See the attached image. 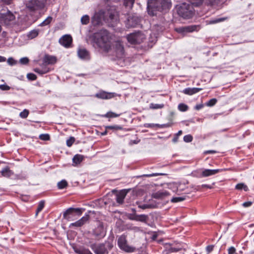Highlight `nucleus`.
Wrapping results in <instances>:
<instances>
[{
    "mask_svg": "<svg viewBox=\"0 0 254 254\" xmlns=\"http://www.w3.org/2000/svg\"><path fill=\"white\" fill-rule=\"evenodd\" d=\"M39 34V30L34 29L29 32L27 35V37L30 39H32L36 37Z\"/></svg>",
    "mask_w": 254,
    "mask_h": 254,
    "instance_id": "393cba45",
    "label": "nucleus"
},
{
    "mask_svg": "<svg viewBox=\"0 0 254 254\" xmlns=\"http://www.w3.org/2000/svg\"><path fill=\"white\" fill-rule=\"evenodd\" d=\"M72 39L70 35H64L59 39V43L65 48H68L72 44Z\"/></svg>",
    "mask_w": 254,
    "mask_h": 254,
    "instance_id": "f8f14e48",
    "label": "nucleus"
},
{
    "mask_svg": "<svg viewBox=\"0 0 254 254\" xmlns=\"http://www.w3.org/2000/svg\"><path fill=\"white\" fill-rule=\"evenodd\" d=\"M56 58L54 56H46L44 58L45 63L48 64H54L56 63Z\"/></svg>",
    "mask_w": 254,
    "mask_h": 254,
    "instance_id": "4be33fe9",
    "label": "nucleus"
},
{
    "mask_svg": "<svg viewBox=\"0 0 254 254\" xmlns=\"http://www.w3.org/2000/svg\"><path fill=\"white\" fill-rule=\"evenodd\" d=\"M192 6H198L203 3L207 5H214L218 4V0H189Z\"/></svg>",
    "mask_w": 254,
    "mask_h": 254,
    "instance_id": "1a4fd4ad",
    "label": "nucleus"
},
{
    "mask_svg": "<svg viewBox=\"0 0 254 254\" xmlns=\"http://www.w3.org/2000/svg\"><path fill=\"white\" fill-rule=\"evenodd\" d=\"M201 90L202 88H187L183 90V93L185 94L192 95L198 92Z\"/></svg>",
    "mask_w": 254,
    "mask_h": 254,
    "instance_id": "aec40b11",
    "label": "nucleus"
},
{
    "mask_svg": "<svg viewBox=\"0 0 254 254\" xmlns=\"http://www.w3.org/2000/svg\"><path fill=\"white\" fill-rule=\"evenodd\" d=\"M157 234H153V235H152V238H152V239L153 240H156V239L157 238Z\"/></svg>",
    "mask_w": 254,
    "mask_h": 254,
    "instance_id": "69168bd1",
    "label": "nucleus"
},
{
    "mask_svg": "<svg viewBox=\"0 0 254 254\" xmlns=\"http://www.w3.org/2000/svg\"><path fill=\"white\" fill-rule=\"evenodd\" d=\"M0 89L1 90H8L10 89V87L6 84L0 85Z\"/></svg>",
    "mask_w": 254,
    "mask_h": 254,
    "instance_id": "8fccbe9b",
    "label": "nucleus"
},
{
    "mask_svg": "<svg viewBox=\"0 0 254 254\" xmlns=\"http://www.w3.org/2000/svg\"><path fill=\"white\" fill-rule=\"evenodd\" d=\"M148 219V216L144 214L135 215L134 218L136 221L145 222Z\"/></svg>",
    "mask_w": 254,
    "mask_h": 254,
    "instance_id": "bb28decb",
    "label": "nucleus"
},
{
    "mask_svg": "<svg viewBox=\"0 0 254 254\" xmlns=\"http://www.w3.org/2000/svg\"><path fill=\"white\" fill-rule=\"evenodd\" d=\"M221 171H222V170H220V169H214V170L205 169L202 171V176L204 177H208L210 176L215 175V174L220 172Z\"/></svg>",
    "mask_w": 254,
    "mask_h": 254,
    "instance_id": "a211bd4d",
    "label": "nucleus"
},
{
    "mask_svg": "<svg viewBox=\"0 0 254 254\" xmlns=\"http://www.w3.org/2000/svg\"><path fill=\"white\" fill-rule=\"evenodd\" d=\"M236 252V249L234 247H231L228 249V254H234Z\"/></svg>",
    "mask_w": 254,
    "mask_h": 254,
    "instance_id": "3c124183",
    "label": "nucleus"
},
{
    "mask_svg": "<svg viewBox=\"0 0 254 254\" xmlns=\"http://www.w3.org/2000/svg\"><path fill=\"white\" fill-rule=\"evenodd\" d=\"M214 246L213 245H209L206 247V250L208 253H210L213 250Z\"/></svg>",
    "mask_w": 254,
    "mask_h": 254,
    "instance_id": "864d4df0",
    "label": "nucleus"
},
{
    "mask_svg": "<svg viewBox=\"0 0 254 254\" xmlns=\"http://www.w3.org/2000/svg\"><path fill=\"white\" fill-rule=\"evenodd\" d=\"M170 193L167 190H162L157 191L152 194V197L156 199H164L169 196Z\"/></svg>",
    "mask_w": 254,
    "mask_h": 254,
    "instance_id": "f3484780",
    "label": "nucleus"
},
{
    "mask_svg": "<svg viewBox=\"0 0 254 254\" xmlns=\"http://www.w3.org/2000/svg\"><path fill=\"white\" fill-rule=\"evenodd\" d=\"M57 185L59 189H63L67 186V183L65 180H63L59 182Z\"/></svg>",
    "mask_w": 254,
    "mask_h": 254,
    "instance_id": "7c9ffc66",
    "label": "nucleus"
},
{
    "mask_svg": "<svg viewBox=\"0 0 254 254\" xmlns=\"http://www.w3.org/2000/svg\"><path fill=\"white\" fill-rule=\"evenodd\" d=\"M91 248L96 254H105L108 253L107 250L103 244H101L97 246L93 245L91 246Z\"/></svg>",
    "mask_w": 254,
    "mask_h": 254,
    "instance_id": "dca6fc26",
    "label": "nucleus"
},
{
    "mask_svg": "<svg viewBox=\"0 0 254 254\" xmlns=\"http://www.w3.org/2000/svg\"><path fill=\"white\" fill-rule=\"evenodd\" d=\"M109 14V18L112 21H114V20H117V14L116 12L114 11L113 12H110Z\"/></svg>",
    "mask_w": 254,
    "mask_h": 254,
    "instance_id": "a19ab883",
    "label": "nucleus"
},
{
    "mask_svg": "<svg viewBox=\"0 0 254 254\" xmlns=\"http://www.w3.org/2000/svg\"><path fill=\"white\" fill-rule=\"evenodd\" d=\"M5 58L3 57L0 56V62H4L5 61Z\"/></svg>",
    "mask_w": 254,
    "mask_h": 254,
    "instance_id": "338daca9",
    "label": "nucleus"
},
{
    "mask_svg": "<svg viewBox=\"0 0 254 254\" xmlns=\"http://www.w3.org/2000/svg\"><path fill=\"white\" fill-rule=\"evenodd\" d=\"M172 6L171 0H148L147 10L151 16H156L158 12H166Z\"/></svg>",
    "mask_w": 254,
    "mask_h": 254,
    "instance_id": "f03ea898",
    "label": "nucleus"
},
{
    "mask_svg": "<svg viewBox=\"0 0 254 254\" xmlns=\"http://www.w3.org/2000/svg\"><path fill=\"white\" fill-rule=\"evenodd\" d=\"M83 159V156L81 155L76 154L75 155L73 159V162L76 164H79Z\"/></svg>",
    "mask_w": 254,
    "mask_h": 254,
    "instance_id": "a878e982",
    "label": "nucleus"
},
{
    "mask_svg": "<svg viewBox=\"0 0 254 254\" xmlns=\"http://www.w3.org/2000/svg\"><path fill=\"white\" fill-rule=\"evenodd\" d=\"M15 19L14 15L9 10L5 12L1 11L0 12V21L6 24H8L11 21Z\"/></svg>",
    "mask_w": 254,
    "mask_h": 254,
    "instance_id": "6e6552de",
    "label": "nucleus"
},
{
    "mask_svg": "<svg viewBox=\"0 0 254 254\" xmlns=\"http://www.w3.org/2000/svg\"><path fill=\"white\" fill-rule=\"evenodd\" d=\"M27 77L30 80H34L36 79V76L33 73H28Z\"/></svg>",
    "mask_w": 254,
    "mask_h": 254,
    "instance_id": "09e8293b",
    "label": "nucleus"
},
{
    "mask_svg": "<svg viewBox=\"0 0 254 254\" xmlns=\"http://www.w3.org/2000/svg\"><path fill=\"white\" fill-rule=\"evenodd\" d=\"M120 116V114H117L112 112H108L106 115H105L104 117L106 118H116L119 117Z\"/></svg>",
    "mask_w": 254,
    "mask_h": 254,
    "instance_id": "e433bc0d",
    "label": "nucleus"
},
{
    "mask_svg": "<svg viewBox=\"0 0 254 254\" xmlns=\"http://www.w3.org/2000/svg\"><path fill=\"white\" fill-rule=\"evenodd\" d=\"M89 219V215H85L84 216L81 217L79 220L78 221L72 223L70 224L69 227H80L82 226L83 225H84L85 223H86Z\"/></svg>",
    "mask_w": 254,
    "mask_h": 254,
    "instance_id": "4468645a",
    "label": "nucleus"
},
{
    "mask_svg": "<svg viewBox=\"0 0 254 254\" xmlns=\"http://www.w3.org/2000/svg\"><path fill=\"white\" fill-rule=\"evenodd\" d=\"M90 20L89 16L88 15H84L81 18V22L83 25H87Z\"/></svg>",
    "mask_w": 254,
    "mask_h": 254,
    "instance_id": "2f4dec72",
    "label": "nucleus"
},
{
    "mask_svg": "<svg viewBox=\"0 0 254 254\" xmlns=\"http://www.w3.org/2000/svg\"><path fill=\"white\" fill-rule=\"evenodd\" d=\"M119 247L122 250L127 253L133 252L135 248L127 244V240L125 235L121 236L118 240Z\"/></svg>",
    "mask_w": 254,
    "mask_h": 254,
    "instance_id": "423d86ee",
    "label": "nucleus"
},
{
    "mask_svg": "<svg viewBox=\"0 0 254 254\" xmlns=\"http://www.w3.org/2000/svg\"><path fill=\"white\" fill-rule=\"evenodd\" d=\"M47 0H30L26 3V7L31 11L42 10L46 6Z\"/></svg>",
    "mask_w": 254,
    "mask_h": 254,
    "instance_id": "20e7f679",
    "label": "nucleus"
},
{
    "mask_svg": "<svg viewBox=\"0 0 254 254\" xmlns=\"http://www.w3.org/2000/svg\"><path fill=\"white\" fill-rule=\"evenodd\" d=\"M40 138L44 140H47L49 139V136L48 134H44L40 136Z\"/></svg>",
    "mask_w": 254,
    "mask_h": 254,
    "instance_id": "5fc2aeb1",
    "label": "nucleus"
},
{
    "mask_svg": "<svg viewBox=\"0 0 254 254\" xmlns=\"http://www.w3.org/2000/svg\"><path fill=\"white\" fill-rule=\"evenodd\" d=\"M7 63L10 65H13V64H15V63H16V62L14 61V60L12 58H9L8 59Z\"/></svg>",
    "mask_w": 254,
    "mask_h": 254,
    "instance_id": "603ef678",
    "label": "nucleus"
},
{
    "mask_svg": "<svg viewBox=\"0 0 254 254\" xmlns=\"http://www.w3.org/2000/svg\"><path fill=\"white\" fill-rule=\"evenodd\" d=\"M226 19V18H217L214 20H210L209 22V24H215L219 22L223 21Z\"/></svg>",
    "mask_w": 254,
    "mask_h": 254,
    "instance_id": "c03bdc74",
    "label": "nucleus"
},
{
    "mask_svg": "<svg viewBox=\"0 0 254 254\" xmlns=\"http://www.w3.org/2000/svg\"><path fill=\"white\" fill-rule=\"evenodd\" d=\"M75 141V138L73 137H70L66 140V145L70 147Z\"/></svg>",
    "mask_w": 254,
    "mask_h": 254,
    "instance_id": "79ce46f5",
    "label": "nucleus"
},
{
    "mask_svg": "<svg viewBox=\"0 0 254 254\" xmlns=\"http://www.w3.org/2000/svg\"><path fill=\"white\" fill-rule=\"evenodd\" d=\"M138 207L140 208H141L142 209H145L147 208H150V205L147 204H140L139 203H137Z\"/></svg>",
    "mask_w": 254,
    "mask_h": 254,
    "instance_id": "de8ad7c7",
    "label": "nucleus"
},
{
    "mask_svg": "<svg viewBox=\"0 0 254 254\" xmlns=\"http://www.w3.org/2000/svg\"><path fill=\"white\" fill-rule=\"evenodd\" d=\"M163 175V174H158V173H153L152 174L145 175V176L146 177H153V176H157L158 175Z\"/></svg>",
    "mask_w": 254,
    "mask_h": 254,
    "instance_id": "052dcab7",
    "label": "nucleus"
},
{
    "mask_svg": "<svg viewBox=\"0 0 254 254\" xmlns=\"http://www.w3.org/2000/svg\"><path fill=\"white\" fill-rule=\"evenodd\" d=\"M104 17L105 13L103 10H100L98 12H95L91 18L92 24L94 26L100 24Z\"/></svg>",
    "mask_w": 254,
    "mask_h": 254,
    "instance_id": "9d476101",
    "label": "nucleus"
},
{
    "mask_svg": "<svg viewBox=\"0 0 254 254\" xmlns=\"http://www.w3.org/2000/svg\"><path fill=\"white\" fill-rule=\"evenodd\" d=\"M184 140L186 142H190L192 140V136L190 135H186L184 136Z\"/></svg>",
    "mask_w": 254,
    "mask_h": 254,
    "instance_id": "37998d69",
    "label": "nucleus"
},
{
    "mask_svg": "<svg viewBox=\"0 0 254 254\" xmlns=\"http://www.w3.org/2000/svg\"><path fill=\"white\" fill-rule=\"evenodd\" d=\"M75 252L78 254H92L88 249H76Z\"/></svg>",
    "mask_w": 254,
    "mask_h": 254,
    "instance_id": "c85d7f7f",
    "label": "nucleus"
},
{
    "mask_svg": "<svg viewBox=\"0 0 254 254\" xmlns=\"http://www.w3.org/2000/svg\"><path fill=\"white\" fill-rule=\"evenodd\" d=\"M198 26L196 25H191L186 27H179L176 29L177 32L185 34L188 32H191L197 30Z\"/></svg>",
    "mask_w": 254,
    "mask_h": 254,
    "instance_id": "2eb2a0df",
    "label": "nucleus"
},
{
    "mask_svg": "<svg viewBox=\"0 0 254 254\" xmlns=\"http://www.w3.org/2000/svg\"><path fill=\"white\" fill-rule=\"evenodd\" d=\"M201 90L202 88H187L183 90V93L185 94L192 95L198 92Z\"/></svg>",
    "mask_w": 254,
    "mask_h": 254,
    "instance_id": "412c9836",
    "label": "nucleus"
},
{
    "mask_svg": "<svg viewBox=\"0 0 254 254\" xmlns=\"http://www.w3.org/2000/svg\"><path fill=\"white\" fill-rule=\"evenodd\" d=\"M107 128L109 129H118L121 128V127L117 126H110L107 127Z\"/></svg>",
    "mask_w": 254,
    "mask_h": 254,
    "instance_id": "4d7b16f0",
    "label": "nucleus"
},
{
    "mask_svg": "<svg viewBox=\"0 0 254 254\" xmlns=\"http://www.w3.org/2000/svg\"><path fill=\"white\" fill-rule=\"evenodd\" d=\"M177 13L184 18L188 19L193 14L192 6L186 3H183L177 6Z\"/></svg>",
    "mask_w": 254,
    "mask_h": 254,
    "instance_id": "7ed1b4c3",
    "label": "nucleus"
},
{
    "mask_svg": "<svg viewBox=\"0 0 254 254\" xmlns=\"http://www.w3.org/2000/svg\"><path fill=\"white\" fill-rule=\"evenodd\" d=\"M126 194L124 191H122L117 194L116 200L119 203H122L124 201Z\"/></svg>",
    "mask_w": 254,
    "mask_h": 254,
    "instance_id": "5701e85b",
    "label": "nucleus"
},
{
    "mask_svg": "<svg viewBox=\"0 0 254 254\" xmlns=\"http://www.w3.org/2000/svg\"><path fill=\"white\" fill-rule=\"evenodd\" d=\"M1 174L2 175V176L5 177H9L10 176L11 174V171L9 170V169L8 167H6L3 168L1 171Z\"/></svg>",
    "mask_w": 254,
    "mask_h": 254,
    "instance_id": "cd10ccee",
    "label": "nucleus"
},
{
    "mask_svg": "<svg viewBox=\"0 0 254 254\" xmlns=\"http://www.w3.org/2000/svg\"><path fill=\"white\" fill-rule=\"evenodd\" d=\"M77 54L78 57L80 59L85 60L89 59V53L85 49H79L77 51Z\"/></svg>",
    "mask_w": 254,
    "mask_h": 254,
    "instance_id": "6ab92c4d",
    "label": "nucleus"
},
{
    "mask_svg": "<svg viewBox=\"0 0 254 254\" xmlns=\"http://www.w3.org/2000/svg\"><path fill=\"white\" fill-rule=\"evenodd\" d=\"M141 18L136 14L129 15L126 22V27L128 28L136 27L139 25Z\"/></svg>",
    "mask_w": 254,
    "mask_h": 254,
    "instance_id": "0eeeda50",
    "label": "nucleus"
},
{
    "mask_svg": "<svg viewBox=\"0 0 254 254\" xmlns=\"http://www.w3.org/2000/svg\"><path fill=\"white\" fill-rule=\"evenodd\" d=\"M145 126L147 127H159L160 125L158 124H146Z\"/></svg>",
    "mask_w": 254,
    "mask_h": 254,
    "instance_id": "6e6d98bb",
    "label": "nucleus"
},
{
    "mask_svg": "<svg viewBox=\"0 0 254 254\" xmlns=\"http://www.w3.org/2000/svg\"><path fill=\"white\" fill-rule=\"evenodd\" d=\"M216 151L213 150H207L204 152L205 154L215 153Z\"/></svg>",
    "mask_w": 254,
    "mask_h": 254,
    "instance_id": "680f3d73",
    "label": "nucleus"
},
{
    "mask_svg": "<svg viewBox=\"0 0 254 254\" xmlns=\"http://www.w3.org/2000/svg\"><path fill=\"white\" fill-rule=\"evenodd\" d=\"M19 62L22 64H26L28 63L29 59L27 57H24L20 59Z\"/></svg>",
    "mask_w": 254,
    "mask_h": 254,
    "instance_id": "49530a36",
    "label": "nucleus"
},
{
    "mask_svg": "<svg viewBox=\"0 0 254 254\" xmlns=\"http://www.w3.org/2000/svg\"><path fill=\"white\" fill-rule=\"evenodd\" d=\"M29 114V111L27 109H24L22 112H21L19 116L23 119H25L27 117L28 115Z\"/></svg>",
    "mask_w": 254,
    "mask_h": 254,
    "instance_id": "ea45409f",
    "label": "nucleus"
},
{
    "mask_svg": "<svg viewBox=\"0 0 254 254\" xmlns=\"http://www.w3.org/2000/svg\"><path fill=\"white\" fill-rule=\"evenodd\" d=\"M201 188H209V189H211V186H209V185H201Z\"/></svg>",
    "mask_w": 254,
    "mask_h": 254,
    "instance_id": "0e129e2a",
    "label": "nucleus"
},
{
    "mask_svg": "<svg viewBox=\"0 0 254 254\" xmlns=\"http://www.w3.org/2000/svg\"><path fill=\"white\" fill-rule=\"evenodd\" d=\"M188 106L183 103H181L178 105V109L182 112H185L188 110Z\"/></svg>",
    "mask_w": 254,
    "mask_h": 254,
    "instance_id": "72a5a7b5",
    "label": "nucleus"
},
{
    "mask_svg": "<svg viewBox=\"0 0 254 254\" xmlns=\"http://www.w3.org/2000/svg\"><path fill=\"white\" fill-rule=\"evenodd\" d=\"M97 39L98 46L104 51L110 53L113 56L121 59L125 55V50L123 43L121 41H116L112 44L109 32L104 29L100 30L95 34Z\"/></svg>",
    "mask_w": 254,
    "mask_h": 254,
    "instance_id": "f257e3e1",
    "label": "nucleus"
},
{
    "mask_svg": "<svg viewBox=\"0 0 254 254\" xmlns=\"http://www.w3.org/2000/svg\"><path fill=\"white\" fill-rule=\"evenodd\" d=\"M44 204H45V203H44V201H41L39 202L38 207H37V210H36V215L38 214V213L39 212H40L43 209V208L44 207Z\"/></svg>",
    "mask_w": 254,
    "mask_h": 254,
    "instance_id": "4c0bfd02",
    "label": "nucleus"
},
{
    "mask_svg": "<svg viewBox=\"0 0 254 254\" xmlns=\"http://www.w3.org/2000/svg\"><path fill=\"white\" fill-rule=\"evenodd\" d=\"M163 104H153L151 103L150 105V108L153 109H161L163 108Z\"/></svg>",
    "mask_w": 254,
    "mask_h": 254,
    "instance_id": "58836bf2",
    "label": "nucleus"
},
{
    "mask_svg": "<svg viewBox=\"0 0 254 254\" xmlns=\"http://www.w3.org/2000/svg\"><path fill=\"white\" fill-rule=\"evenodd\" d=\"M203 105L201 104H198V105H196L195 107H194V109L196 110H199L200 109H201L202 108H203Z\"/></svg>",
    "mask_w": 254,
    "mask_h": 254,
    "instance_id": "bf43d9fd",
    "label": "nucleus"
},
{
    "mask_svg": "<svg viewBox=\"0 0 254 254\" xmlns=\"http://www.w3.org/2000/svg\"><path fill=\"white\" fill-rule=\"evenodd\" d=\"M1 0L6 4H9L12 2V0Z\"/></svg>",
    "mask_w": 254,
    "mask_h": 254,
    "instance_id": "e2e57ef3",
    "label": "nucleus"
},
{
    "mask_svg": "<svg viewBox=\"0 0 254 254\" xmlns=\"http://www.w3.org/2000/svg\"><path fill=\"white\" fill-rule=\"evenodd\" d=\"M182 133V130H179L178 133H177V136H179V135H181Z\"/></svg>",
    "mask_w": 254,
    "mask_h": 254,
    "instance_id": "774afa93",
    "label": "nucleus"
},
{
    "mask_svg": "<svg viewBox=\"0 0 254 254\" xmlns=\"http://www.w3.org/2000/svg\"><path fill=\"white\" fill-rule=\"evenodd\" d=\"M185 199H186V197L184 196L175 197H173L171 199V201L173 203H176V202L184 201Z\"/></svg>",
    "mask_w": 254,
    "mask_h": 254,
    "instance_id": "473e14b6",
    "label": "nucleus"
},
{
    "mask_svg": "<svg viewBox=\"0 0 254 254\" xmlns=\"http://www.w3.org/2000/svg\"><path fill=\"white\" fill-rule=\"evenodd\" d=\"M128 42L131 44H140L145 38V35L140 32H135L128 35L127 37Z\"/></svg>",
    "mask_w": 254,
    "mask_h": 254,
    "instance_id": "39448f33",
    "label": "nucleus"
},
{
    "mask_svg": "<svg viewBox=\"0 0 254 254\" xmlns=\"http://www.w3.org/2000/svg\"><path fill=\"white\" fill-rule=\"evenodd\" d=\"M34 70L35 72L40 74H43L48 72L49 71V68L47 66H43L42 68H35Z\"/></svg>",
    "mask_w": 254,
    "mask_h": 254,
    "instance_id": "b1692460",
    "label": "nucleus"
},
{
    "mask_svg": "<svg viewBox=\"0 0 254 254\" xmlns=\"http://www.w3.org/2000/svg\"><path fill=\"white\" fill-rule=\"evenodd\" d=\"M216 102H217V100L216 99H215V98L211 99L206 103V105L207 106H209V107L212 106L216 104Z\"/></svg>",
    "mask_w": 254,
    "mask_h": 254,
    "instance_id": "a18cd8bd",
    "label": "nucleus"
},
{
    "mask_svg": "<svg viewBox=\"0 0 254 254\" xmlns=\"http://www.w3.org/2000/svg\"><path fill=\"white\" fill-rule=\"evenodd\" d=\"M134 2V0H124V4L126 7L131 8Z\"/></svg>",
    "mask_w": 254,
    "mask_h": 254,
    "instance_id": "c9c22d12",
    "label": "nucleus"
},
{
    "mask_svg": "<svg viewBox=\"0 0 254 254\" xmlns=\"http://www.w3.org/2000/svg\"><path fill=\"white\" fill-rule=\"evenodd\" d=\"M116 94L113 92H107L104 91H101L97 93L95 96L101 99H110L115 96Z\"/></svg>",
    "mask_w": 254,
    "mask_h": 254,
    "instance_id": "ddd939ff",
    "label": "nucleus"
},
{
    "mask_svg": "<svg viewBox=\"0 0 254 254\" xmlns=\"http://www.w3.org/2000/svg\"><path fill=\"white\" fill-rule=\"evenodd\" d=\"M236 189L241 190H244L245 191H247L249 190L248 187L244 183H240L237 184L235 187Z\"/></svg>",
    "mask_w": 254,
    "mask_h": 254,
    "instance_id": "c756f323",
    "label": "nucleus"
},
{
    "mask_svg": "<svg viewBox=\"0 0 254 254\" xmlns=\"http://www.w3.org/2000/svg\"><path fill=\"white\" fill-rule=\"evenodd\" d=\"M252 202L251 201H247V202H244L242 205L244 207H247L250 206L252 205Z\"/></svg>",
    "mask_w": 254,
    "mask_h": 254,
    "instance_id": "13d9d810",
    "label": "nucleus"
},
{
    "mask_svg": "<svg viewBox=\"0 0 254 254\" xmlns=\"http://www.w3.org/2000/svg\"><path fill=\"white\" fill-rule=\"evenodd\" d=\"M75 211L78 213V216H80L82 214V211L81 208H68L63 214V217L64 219H66L67 221L73 220L71 219V215H73V212Z\"/></svg>",
    "mask_w": 254,
    "mask_h": 254,
    "instance_id": "9b49d317",
    "label": "nucleus"
},
{
    "mask_svg": "<svg viewBox=\"0 0 254 254\" xmlns=\"http://www.w3.org/2000/svg\"><path fill=\"white\" fill-rule=\"evenodd\" d=\"M52 20V17L51 16H48L44 21H43L40 26H43L48 25Z\"/></svg>",
    "mask_w": 254,
    "mask_h": 254,
    "instance_id": "f704fd0d",
    "label": "nucleus"
}]
</instances>
